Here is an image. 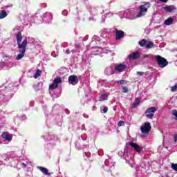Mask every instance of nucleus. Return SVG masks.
Returning a JSON list of instances; mask_svg holds the SVG:
<instances>
[{"label": "nucleus", "instance_id": "4468645a", "mask_svg": "<svg viewBox=\"0 0 177 177\" xmlns=\"http://www.w3.org/2000/svg\"><path fill=\"white\" fill-rule=\"evenodd\" d=\"M125 68H127V66L124 65L123 64H120L115 67V70L116 71H119L120 73H121V71H123V70H125Z\"/></svg>", "mask_w": 177, "mask_h": 177}, {"label": "nucleus", "instance_id": "f704fd0d", "mask_svg": "<svg viewBox=\"0 0 177 177\" xmlns=\"http://www.w3.org/2000/svg\"><path fill=\"white\" fill-rule=\"evenodd\" d=\"M145 57H149V55H145Z\"/></svg>", "mask_w": 177, "mask_h": 177}, {"label": "nucleus", "instance_id": "c85d7f7f", "mask_svg": "<svg viewBox=\"0 0 177 177\" xmlns=\"http://www.w3.org/2000/svg\"><path fill=\"white\" fill-rule=\"evenodd\" d=\"M109 111V108L107 106H104L103 109V113H106Z\"/></svg>", "mask_w": 177, "mask_h": 177}, {"label": "nucleus", "instance_id": "f8f14e48", "mask_svg": "<svg viewBox=\"0 0 177 177\" xmlns=\"http://www.w3.org/2000/svg\"><path fill=\"white\" fill-rule=\"evenodd\" d=\"M163 9L164 10H165L166 12H168L169 13H171L172 11L176 10V7H175V6L174 5H171V6H167L166 7H164Z\"/></svg>", "mask_w": 177, "mask_h": 177}, {"label": "nucleus", "instance_id": "b1692460", "mask_svg": "<svg viewBox=\"0 0 177 177\" xmlns=\"http://www.w3.org/2000/svg\"><path fill=\"white\" fill-rule=\"evenodd\" d=\"M171 168L177 172V163H171Z\"/></svg>", "mask_w": 177, "mask_h": 177}, {"label": "nucleus", "instance_id": "393cba45", "mask_svg": "<svg viewBox=\"0 0 177 177\" xmlns=\"http://www.w3.org/2000/svg\"><path fill=\"white\" fill-rule=\"evenodd\" d=\"M171 114H172V115L176 117V120H177V111H176V109L172 110L171 111Z\"/></svg>", "mask_w": 177, "mask_h": 177}, {"label": "nucleus", "instance_id": "412c9836", "mask_svg": "<svg viewBox=\"0 0 177 177\" xmlns=\"http://www.w3.org/2000/svg\"><path fill=\"white\" fill-rule=\"evenodd\" d=\"M41 74H42V71L39 69H37L36 71V73L34 75V78H35L37 80V78H38V77H41Z\"/></svg>", "mask_w": 177, "mask_h": 177}, {"label": "nucleus", "instance_id": "f3484780", "mask_svg": "<svg viewBox=\"0 0 177 177\" xmlns=\"http://www.w3.org/2000/svg\"><path fill=\"white\" fill-rule=\"evenodd\" d=\"M156 46V44L153 41H147L145 48L146 49H152V48H154Z\"/></svg>", "mask_w": 177, "mask_h": 177}, {"label": "nucleus", "instance_id": "2eb2a0df", "mask_svg": "<svg viewBox=\"0 0 177 177\" xmlns=\"http://www.w3.org/2000/svg\"><path fill=\"white\" fill-rule=\"evenodd\" d=\"M108 97H109V95H107L106 93H101V95L99 97L98 100L99 102H103L104 100H107Z\"/></svg>", "mask_w": 177, "mask_h": 177}, {"label": "nucleus", "instance_id": "bb28decb", "mask_svg": "<svg viewBox=\"0 0 177 177\" xmlns=\"http://www.w3.org/2000/svg\"><path fill=\"white\" fill-rule=\"evenodd\" d=\"M124 124H125V122L122 120H120L118 123V127H122L124 125Z\"/></svg>", "mask_w": 177, "mask_h": 177}, {"label": "nucleus", "instance_id": "39448f33", "mask_svg": "<svg viewBox=\"0 0 177 177\" xmlns=\"http://www.w3.org/2000/svg\"><path fill=\"white\" fill-rule=\"evenodd\" d=\"M62 77H55L51 84L49 85V90L53 91L56 88H59V84H62Z\"/></svg>", "mask_w": 177, "mask_h": 177}, {"label": "nucleus", "instance_id": "a878e982", "mask_svg": "<svg viewBox=\"0 0 177 177\" xmlns=\"http://www.w3.org/2000/svg\"><path fill=\"white\" fill-rule=\"evenodd\" d=\"M176 89H177V84H175L174 86H171V91L176 92Z\"/></svg>", "mask_w": 177, "mask_h": 177}, {"label": "nucleus", "instance_id": "423d86ee", "mask_svg": "<svg viewBox=\"0 0 177 177\" xmlns=\"http://www.w3.org/2000/svg\"><path fill=\"white\" fill-rule=\"evenodd\" d=\"M142 133H149L151 131V124L150 122H146L143 126L140 127Z\"/></svg>", "mask_w": 177, "mask_h": 177}, {"label": "nucleus", "instance_id": "cd10ccee", "mask_svg": "<svg viewBox=\"0 0 177 177\" xmlns=\"http://www.w3.org/2000/svg\"><path fill=\"white\" fill-rule=\"evenodd\" d=\"M144 74H145L144 72H140V71L137 72V75H139L140 77H142V75H143Z\"/></svg>", "mask_w": 177, "mask_h": 177}, {"label": "nucleus", "instance_id": "7ed1b4c3", "mask_svg": "<svg viewBox=\"0 0 177 177\" xmlns=\"http://www.w3.org/2000/svg\"><path fill=\"white\" fill-rule=\"evenodd\" d=\"M156 58L157 64L158 66H159V67H160V68H164V67H167V66H168V61L167 60V59L160 55H157Z\"/></svg>", "mask_w": 177, "mask_h": 177}, {"label": "nucleus", "instance_id": "dca6fc26", "mask_svg": "<svg viewBox=\"0 0 177 177\" xmlns=\"http://www.w3.org/2000/svg\"><path fill=\"white\" fill-rule=\"evenodd\" d=\"M174 23V17H170L165 21V24L166 26H171Z\"/></svg>", "mask_w": 177, "mask_h": 177}, {"label": "nucleus", "instance_id": "ddd939ff", "mask_svg": "<svg viewBox=\"0 0 177 177\" xmlns=\"http://www.w3.org/2000/svg\"><path fill=\"white\" fill-rule=\"evenodd\" d=\"M1 138L3 139H5L6 140H8V142H12V136L9 135V133H8V132H3L1 134Z\"/></svg>", "mask_w": 177, "mask_h": 177}, {"label": "nucleus", "instance_id": "72a5a7b5", "mask_svg": "<svg viewBox=\"0 0 177 177\" xmlns=\"http://www.w3.org/2000/svg\"><path fill=\"white\" fill-rule=\"evenodd\" d=\"M75 47L76 48H80V44H76Z\"/></svg>", "mask_w": 177, "mask_h": 177}, {"label": "nucleus", "instance_id": "20e7f679", "mask_svg": "<svg viewBox=\"0 0 177 177\" xmlns=\"http://www.w3.org/2000/svg\"><path fill=\"white\" fill-rule=\"evenodd\" d=\"M156 111H157V108L156 106L148 108L145 111L147 118H149V120H153V118H154V113H156Z\"/></svg>", "mask_w": 177, "mask_h": 177}, {"label": "nucleus", "instance_id": "1a4fd4ad", "mask_svg": "<svg viewBox=\"0 0 177 177\" xmlns=\"http://www.w3.org/2000/svg\"><path fill=\"white\" fill-rule=\"evenodd\" d=\"M128 59L129 60H138V59H140V53H139L138 51L132 53L131 54L129 55Z\"/></svg>", "mask_w": 177, "mask_h": 177}, {"label": "nucleus", "instance_id": "f03ea898", "mask_svg": "<svg viewBox=\"0 0 177 177\" xmlns=\"http://www.w3.org/2000/svg\"><path fill=\"white\" fill-rule=\"evenodd\" d=\"M151 6V4L149 2H144V4L140 6V12L137 14L136 17H142V16H146L149 8Z\"/></svg>", "mask_w": 177, "mask_h": 177}, {"label": "nucleus", "instance_id": "5701e85b", "mask_svg": "<svg viewBox=\"0 0 177 177\" xmlns=\"http://www.w3.org/2000/svg\"><path fill=\"white\" fill-rule=\"evenodd\" d=\"M122 93H128V92H129L128 87L122 86Z\"/></svg>", "mask_w": 177, "mask_h": 177}, {"label": "nucleus", "instance_id": "6e6552de", "mask_svg": "<svg viewBox=\"0 0 177 177\" xmlns=\"http://www.w3.org/2000/svg\"><path fill=\"white\" fill-rule=\"evenodd\" d=\"M68 81L71 85H77L78 84V77L77 75H72L68 77Z\"/></svg>", "mask_w": 177, "mask_h": 177}, {"label": "nucleus", "instance_id": "9b49d317", "mask_svg": "<svg viewBox=\"0 0 177 177\" xmlns=\"http://www.w3.org/2000/svg\"><path fill=\"white\" fill-rule=\"evenodd\" d=\"M38 169L42 172V174H44V175H47V176H50V173H49V170L46 169V167L39 166L37 167Z\"/></svg>", "mask_w": 177, "mask_h": 177}, {"label": "nucleus", "instance_id": "7c9ffc66", "mask_svg": "<svg viewBox=\"0 0 177 177\" xmlns=\"http://www.w3.org/2000/svg\"><path fill=\"white\" fill-rule=\"evenodd\" d=\"M94 49H95V51H96V52H99V49H100L99 48L95 47Z\"/></svg>", "mask_w": 177, "mask_h": 177}, {"label": "nucleus", "instance_id": "0eeeda50", "mask_svg": "<svg viewBox=\"0 0 177 177\" xmlns=\"http://www.w3.org/2000/svg\"><path fill=\"white\" fill-rule=\"evenodd\" d=\"M129 146L132 147L138 154H140L142 153V150H143V148L140 146H139L138 144L135 142H130L129 143Z\"/></svg>", "mask_w": 177, "mask_h": 177}, {"label": "nucleus", "instance_id": "4be33fe9", "mask_svg": "<svg viewBox=\"0 0 177 177\" xmlns=\"http://www.w3.org/2000/svg\"><path fill=\"white\" fill-rule=\"evenodd\" d=\"M117 83L119 85H125L126 84H128V82H127V80H118Z\"/></svg>", "mask_w": 177, "mask_h": 177}, {"label": "nucleus", "instance_id": "c9c22d12", "mask_svg": "<svg viewBox=\"0 0 177 177\" xmlns=\"http://www.w3.org/2000/svg\"><path fill=\"white\" fill-rule=\"evenodd\" d=\"M66 53H70L68 52V50H66Z\"/></svg>", "mask_w": 177, "mask_h": 177}, {"label": "nucleus", "instance_id": "c756f323", "mask_svg": "<svg viewBox=\"0 0 177 177\" xmlns=\"http://www.w3.org/2000/svg\"><path fill=\"white\" fill-rule=\"evenodd\" d=\"M160 2H162L163 3H167L168 2V0H159Z\"/></svg>", "mask_w": 177, "mask_h": 177}, {"label": "nucleus", "instance_id": "a211bd4d", "mask_svg": "<svg viewBox=\"0 0 177 177\" xmlns=\"http://www.w3.org/2000/svg\"><path fill=\"white\" fill-rule=\"evenodd\" d=\"M140 99L136 98L135 100V102L133 103L131 109H136L138 106L140 104Z\"/></svg>", "mask_w": 177, "mask_h": 177}, {"label": "nucleus", "instance_id": "473e14b6", "mask_svg": "<svg viewBox=\"0 0 177 177\" xmlns=\"http://www.w3.org/2000/svg\"><path fill=\"white\" fill-rule=\"evenodd\" d=\"M21 165H24V168H26V167H27V165H26V163H24V162H22Z\"/></svg>", "mask_w": 177, "mask_h": 177}, {"label": "nucleus", "instance_id": "9d476101", "mask_svg": "<svg viewBox=\"0 0 177 177\" xmlns=\"http://www.w3.org/2000/svg\"><path fill=\"white\" fill-rule=\"evenodd\" d=\"M116 40L118 41L125 37V32L122 30H116L115 31Z\"/></svg>", "mask_w": 177, "mask_h": 177}, {"label": "nucleus", "instance_id": "f257e3e1", "mask_svg": "<svg viewBox=\"0 0 177 177\" xmlns=\"http://www.w3.org/2000/svg\"><path fill=\"white\" fill-rule=\"evenodd\" d=\"M17 44L18 45V49H19V54L16 57V60H21L22 57H24L26 55V49H27V44L28 43V39L25 37L23 40V35L21 32H18L16 35ZM21 41L22 43H21Z\"/></svg>", "mask_w": 177, "mask_h": 177}, {"label": "nucleus", "instance_id": "6ab92c4d", "mask_svg": "<svg viewBox=\"0 0 177 177\" xmlns=\"http://www.w3.org/2000/svg\"><path fill=\"white\" fill-rule=\"evenodd\" d=\"M8 16V12H6V10H3L0 12V19H5Z\"/></svg>", "mask_w": 177, "mask_h": 177}, {"label": "nucleus", "instance_id": "aec40b11", "mask_svg": "<svg viewBox=\"0 0 177 177\" xmlns=\"http://www.w3.org/2000/svg\"><path fill=\"white\" fill-rule=\"evenodd\" d=\"M147 40H146V39H142L141 41H140L138 42L140 46H141V48H143L144 46H146L147 44Z\"/></svg>", "mask_w": 177, "mask_h": 177}, {"label": "nucleus", "instance_id": "2f4dec72", "mask_svg": "<svg viewBox=\"0 0 177 177\" xmlns=\"http://www.w3.org/2000/svg\"><path fill=\"white\" fill-rule=\"evenodd\" d=\"M177 141V135H176L175 136H174V142H176Z\"/></svg>", "mask_w": 177, "mask_h": 177}]
</instances>
